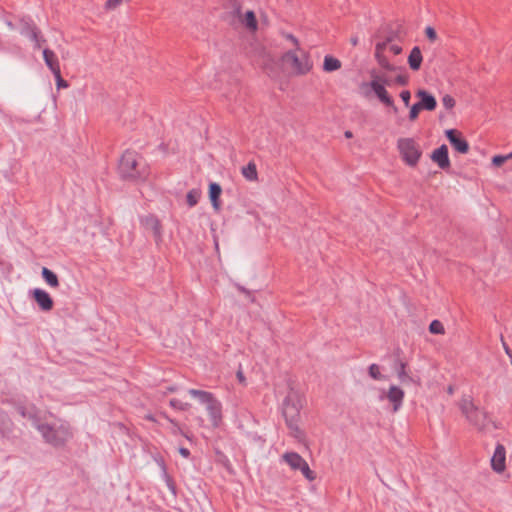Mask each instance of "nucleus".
<instances>
[{
  "mask_svg": "<svg viewBox=\"0 0 512 512\" xmlns=\"http://www.w3.org/2000/svg\"><path fill=\"white\" fill-rule=\"evenodd\" d=\"M242 175L249 181H256L258 178L257 168L255 163L249 162L242 168Z\"/></svg>",
  "mask_w": 512,
  "mask_h": 512,
  "instance_id": "nucleus-25",
  "label": "nucleus"
},
{
  "mask_svg": "<svg viewBox=\"0 0 512 512\" xmlns=\"http://www.w3.org/2000/svg\"><path fill=\"white\" fill-rule=\"evenodd\" d=\"M31 30L33 32H39L38 29L36 28V26L33 25L32 23H30L28 21H22L21 34H23L24 36H26L30 39V31Z\"/></svg>",
  "mask_w": 512,
  "mask_h": 512,
  "instance_id": "nucleus-30",
  "label": "nucleus"
},
{
  "mask_svg": "<svg viewBox=\"0 0 512 512\" xmlns=\"http://www.w3.org/2000/svg\"><path fill=\"white\" fill-rule=\"evenodd\" d=\"M302 407V395L297 390L290 388L282 403V414L291 435L298 440L302 439L303 436L298 425Z\"/></svg>",
  "mask_w": 512,
  "mask_h": 512,
  "instance_id": "nucleus-1",
  "label": "nucleus"
},
{
  "mask_svg": "<svg viewBox=\"0 0 512 512\" xmlns=\"http://www.w3.org/2000/svg\"><path fill=\"white\" fill-rule=\"evenodd\" d=\"M391 41H392V37H388L385 41L377 43L376 47H375V54H383L388 43H390Z\"/></svg>",
  "mask_w": 512,
  "mask_h": 512,
  "instance_id": "nucleus-36",
  "label": "nucleus"
},
{
  "mask_svg": "<svg viewBox=\"0 0 512 512\" xmlns=\"http://www.w3.org/2000/svg\"><path fill=\"white\" fill-rule=\"evenodd\" d=\"M389 50H390L393 54H395V55H399V54H401V52H402V47H401V46H399V45H391V46L389 47Z\"/></svg>",
  "mask_w": 512,
  "mask_h": 512,
  "instance_id": "nucleus-43",
  "label": "nucleus"
},
{
  "mask_svg": "<svg viewBox=\"0 0 512 512\" xmlns=\"http://www.w3.org/2000/svg\"><path fill=\"white\" fill-rule=\"evenodd\" d=\"M43 58L46 66L50 69L52 73L58 72L60 70L58 58L52 50L48 48L43 49Z\"/></svg>",
  "mask_w": 512,
  "mask_h": 512,
  "instance_id": "nucleus-18",
  "label": "nucleus"
},
{
  "mask_svg": "<svg viewBox=\"0 0 512 512\" xmlns=\"http://www.w3.org/2000/svg\"><path fill=\"white\" fill-rule=\"evenodd\" d=\"M205 407L209 414L212 425L217 427L222 419L221 403L215 397H213V399H211Z\"/></svg>",
  "mask_w": 512,
  "mask_h": 512,
  "instance_id": "nucleus-16",
  "label": "nucleus"
},
{
  "mask_svg": "<svg viewBox=\"0 0 512 512\" xmlns=\"http://www.w3.org/2000/svg\"><path fill=\"white\" fill-rule=\"evenodd\" d=\"M397 148L403 161L410 167H415L421 156L420 146L413 138H399L397 140Z\"/></svg>",
  "mask_w": 512,
  "mask_h": 512,
  "instance_id": "nucleus-6",
  "label": "nucleus"
},
{
  "mask_svg": "<svg viewBox=\"0 0 512 512\" xmlns=\"http://www.w3.org/2000/svg\"><path fill=\"white\" fill-rule=\"evenodd\" d=\"M459 408L466 420L479 431H483L490 423L488 413L474 404L471 396H463Z\"/></svg>",
  "mask_w": 512,
  "mask_h": 512,
  "instance_id": "nucleus-3",
  "label": "nucleus"
},
{
  "mask_svg": "<svg viewBox=\"0 0 512 512\" xmlns=\"http://www.w3.org/2000/svg\"><path fill=\"white\" fill-rule=\"evenodd\" d=\"M368 374L375 380H383L385 376L381 374L380 367L377 364H371L368 368Z\"/></svg>",
  "mask_w": 512,
  "mask_h": 512,
  "instance_id": "nucleus-28",
  "label": "nucleus"
},
{
  "mask_svg": "<svg viewBox=\"0 0 512 512\" xmlns=\"http://www.w3.org/2000/svg\"><path fill=\"white\" fill-rule=\"evenodd\" d=\"M188 393L195 399H197L201 404L207 405L211 399H213L214 395L210 392L197 390V389H189Z\"/></svg>",
  "mask_w": 512,
  "mask_h": 512,
  "instance_id": "nucleus-22",
  "label": "nucleus"
},
{
  "mask_svg": "<svg viewBox=\"0 0 512 512\" xmlns=\"http://www.w3.org/2000/svg\"><path fill=\"white\" fill-rule=\"evenodd\" d=\"M287 39L291 40L294 45H298V40L293 35L288 34Z\"/></svg>",
  "mask_w": 512,
  "mask_h": 512,
  "instance_id": "nucleus-48",
  "label": "nucleus"
},
{
  "mask_svg": "<svg viewBox=\"0 0 512 512\" xmlns=\"http://www.w3.org/2000/svg\"><path fill=\"white\" fill-rule=\"evenodd\" d=\"M450 144L459 153L466 154L469 151L468 142L461 137L460 132L455 129H449L445 132Z\"/></svg>",
  "mask_w": 512,
  "mask_h": 512,
  "instance_id": "nucleus-10",
  "label": "nucleus"
},
{
  "mask_svg": "<svg viewBox=\"0 0 512 512\" xmlns=\"http://www.w3.org/2000/svg\"><path fill=\"white\" fill-rule=\"evenodd\" d=\"M283 60L286 62V63H289L292 67V69L297 73V74H305L307 73L308 71H310L311 69V65L308 61V58L307 57H304L302 59H300L295 52L293 51H288L284 54L283 56Z\"/></svg>",
  "mask_w": 512,
  "mask_h": 512,
  "instance_id": "nucleus-8",
  "label": "nucleus"
},
{
  "mask_svg": "<svg viewBox=\"0 0 512 512\" xmlns=\"http://www.w3.org/2000/svg\"><path fill=\"white\" fill-rule=\"evenodd\" d=\"M422 60H423V57H422V53H421V50L418 46H415L409 56H408V64H409V67L413 70V71H418L421 67V63H422Z\"/></svg>",
  "mask_w": 512,
  "mask_h": 512,
  "instance_id": "nucleus-20",
  "label": "nucleus"
},
{
  "mask_svg": "<svg viewBox=\"0 0 512 512\" xmlns=\"http://www.w3.org/2000/svg\"><path fill=\"white\" fill-rule=\"evenodd\" d=\"M491 467L494 472L502 473L506 468V449L504 445L498 443L491 457Z\"/></svg>",
  "mask_w": 512,
  "mask_h": 512,
  "instance_id": "nucleus-9",
  "label": "nucleus"
},
{
  "mask_svg": "<svg viewBox=\"0 0 512 512\" xmlns=\"http://www.w3.org/2000/svg\"><path fill=\"white\" fill-rule=\"evenodd\" d=\"M341 68V61L337 58L326 55L324 57L323 70L325 72H333Z\"/></svg>",
  "mask_w": 512,
  "mask_h": 512,
  "instance_id": "nucleus-23",
  "label": "nucleus"
},
{
  "mask_svg": "<svg viewBox=\"0 0 512 512\" xmlns=\"http://www.w3.org/2000/svg\"><path fill=\"white\" fill-rule=\"evenodd\" d=\"M344 135L346 138H351L353 136L351 131H346Z\"/></svg>",
  "mask_w": 512,
  "mask_h": 512,
  "instance_id": "nucleus-50",
  "label": "nucleus"
},
{
  "mask_svg": "<svg viewBox=\"0 0 512 512\" xmlns=\"http://www.w3.org/2000/svg\"><path fill=\"white\" fill-rule=\"evenodd\" d=\"M400 98L401 100L403 101L404 105L406 107H409L410 105V99H411V93L410 91L408 90H403L401 93H400Z\"/></svg>",
  "mask_w": 512,
  "mask_h": 512,
  "instance_id": "nucleus-41",
  "label": "nucleus"
},
{
  "mask_svg": "<svg viewBox=\"0 0 512 512\" xmlns=\"http://www.w3.org/2000/svg\"><path fill=\"white\" fill-rule=\"evenodd\" d=\"M170 405L175 408V409H179V410H182V411H185V410H188L189 407H190V404L189 403H184L178 399H171L170 400Z\"/></svg>",
  "mask_w": 512,
  "mask_h": 512,
  "instance_id": "nucleus-34",
  "label": "nucleus"
},
{
  "mask_svg": "<svg viewBox=\"0 0 512 512\" xmlns=\"http://www.w3.org/2000/svg\"><path fill=\"white\" fill-rule=\"evenodd\" d=\"M447 392H448V394H450V395H451V394H453V393H454V387H453V386H451V385H450V386H448V388H447Z\"/></svg>",
  "mask_w": 512,
  "mask_h": 512,
  "instance_id": "nucleus-49",
  "label": "nucleus"
},
{
  "mask_svg": "<svg viewBox=\"0 0 512 512\" xmlns=\"http://www.w3.org/2000/svg\"><path fill=\"white\" fill-rule=\"evenodd\" d=\"M123 0H107L105 3V9L114 10L122 4Z\"/></svg>",
  "mask_w": 512,
  "mask_h": 512,
  "instance_id": "nucleus-38",
  "label": "nucleus"
},
{
  "mask_svg": "<svg viewBox=\"0 0 512 512\" xmlns=\"http://www.w3.org/2000/svg\"><path fill=\"white\" fill-rule=\"evenodd\" d=\"M53 75L55 77L56 85H57L58 89H60V88H67L68 87L67 81L64 80L62 78V76H61V70H59L58 72H54Z\"/></svg>",
  "mask_w": 512,
  "mask_h": 512,
  "instance_id": "nucleus-35",
  "label": "nucleus"
},
{
  "mask_svg": "<svg viewBox=\"0 0 512 512\" xmlns=\"http://www.w3.org/2000/svg\"><path fill=\"white\" fill-rule=\"evenodd\" d=\"M431 160L435 162L439 168L446 170L450 167V160L448 156V148L445 144L435 149L431 156Z\"/></svg>",
  "mask_w": 512,
  "mask_h": 512,
  "instance_id": "nucleus-12",
  "label": "nucleus"
},
{
  "mask_svg": "<svg viewBox=\"0 0 512 512\" xmlns=\"http://www.w3.org/2000/svg\"><path fill=\"white\" fill-rule=\"evenodd\" d=\"M200 195H201V193L199 190H197V189L190 190L186 196L187 204L190 207L195 206L199 201Z\"/></svg>",
  "mask_w": 512,
  "mask_h": 512,
  "instance_id": "nucleus-26",
  "label": "nucleus"
},
{
  "mask_svg": "<svg viewBox=\"0 0 512 512\" xmlns=\"http://www.w3.org/2000/svg\"><path fill=\"white\" fill-rule=\"evenodd\" d=\"M404 395V391L400 387L396 385H391L389 387L388 391L386 392V398L390 403H392L393 412H397L401 408Z\"/></svg>",
  "mask_w": 512,
  "mask_h": 512,
  "instance_id": "nucleus-15",
  "label": "nucleus"
},
{
  "mask_svg": "<svg viewBox=\"0 0 512 512\" xmlns=\"http://www.w3.org/2000/svg\"><path fill=\"white\" fill-rule=\"evenodd\" d=\"M31 293L41 310L50 311L53 308V300L45 290L35 288Z\"/></svg>",
  "mask_w": 512,
  "mask_h": 512,
  "instance_id": "nucleus-14",
  "label": "nucleus"
},
{
  "mask_svg": "<svg viewBox=\"0 0 512 512\" xmlns=\"http://www.w3.org/2000/svg\"><path fill=\"white\" fill-rule=\"evenodd\" d=\"M507 157H508V160H509V159H512V152H511V153H509V154H507Z\"/></svg>",
  "mask_w": 512,
  "mask_h": 512,
  "instance_id": "nucleus-53",
  "label": "nucleus"
},
{
  "mask_svg": "<svg viewBox=\"0 0 512 512\" xmlns=\"http://www.w3.org/2000/svg\"><path fill=\"white\" fill-rule=\"evenodd\" d=\"M33 426L40 432L44 441L55 448L63 447L73 437L67 423L47 424L34 419Z\"/></svg>",
  "mask_w": 512,
  "mask_h": 512,
  "instance_id": "nucleus-2",
  "label": "nucleus"
},
{
  "mask_svg": "<svg viewBox=\"0 0 512 512\" xmlns=\"http://www.w3.org/2000/svg\"><path fill=\"white\" fill-rule=\"evenodd\" d=\"M507 160V155H496L492 158V164L498 167L501 166Z\"/></svg>",
  "mask_w": 512,
  "mask_h": 512,
  "instance_id": "nucleus-40",
  "label": "nucleus"
},
{
  "mask_svg": "<svg viewBox=\"0 0 512 512\" xmlns=\"http://www.w3.org/2000/svg\"><path fill=\"white\" fill-rule=\"evenodd\" d=\"M409 77L407 75L400 74L395 77L394 84H397L399 86H405L408 84Z\"/></svg>",
  "mask_w": 512,
  "mask_h": 512,
  "instance_id": "nucleus-39",
  "label": "nucleus"
},
{
  "mask_svg": "<svg viewBox=\"0 0 512 512\" xmlns=\"http://www.w3.org/2000/svg\"><path fill=\"white\" fill-rule=\"evenodd\" d=\"M141 224L146 230L153 233L156 243H159L162 239V229L160 221L153 215H147L141 218Z\"/></svg>",
  "mask_w": 512,
  "mask_h": 512,
  "instance_id": "nucleus-11",
  "label": "nucleus"
},
{
  "mask_svg": "<svg viewBox=\"0 0 512 512\" xmlns=\"http://www.w3.org/2000/svg\"><path fill=\"white\" fill-rule=\"evenodd\" d=\"M425 34H426L427 38L431 41H435L437 39V34H436L435 29L430 26L426 27Z\"/></svg>",
  "mask_w": 512,
  "mask_h": 512,
  "instance_id": "nucleus-42",
  "label": "nucleus"
},
{
  "mask_svg": "<svg viewBox=\"0 0 512 512\" xmlns=\"http://www.w3.org/2000/svg\"><path fill=\"white\" fill-rule=\"evenodd\" d=\"M239 289H240L242 292L247 293V291H246L244 288L240 287Z\"/></svg>",
  "mask_w": 512,
  "mask_h": 512,
  "instance_id": "nucleus-55",
  "label": "nucleus"
},
{
  "mask_svg": "<svg viewBox=\"0 0 512 512\" xmlns=\"http://www.w3.org/2000/svg\"><path fill=\"white\" fill-rule=\"evenodd\" d=\"M442 104L446 109L450 110L455 106V100L452 96L446 94L442 98Z\"/></svg>",
  "mask_w": 512,
  "mask_h": 512,
  "instance_id": "nucleus-37",
  "label": "nucleus"
},
{
  "mask_svg": "<svg viewBox=\"0 0 512 512\" xmlns=\"http://www.w3.org/2000/svg\"><path fill=\"white\" fill-rule=\"evenodd\" d=\"M421 110H424L421 105L417 102L414 105L411 106L410 112H409V120L415 121L418 118L419 112Z\"/></svg>",
  "mask_w": 512,
  "mask_h": 512,
  "instance_id": "nucleus-33",
  "label": "nucleus"
},
{
  "mask_svg": "<svg viewBox=\"0 0 512 512\" xmlns=\"http://www.w3.org/2000/svg\"><path fill=\"white\" fill-rule=\"evenodd\" d=\"M221 193H222V188H221V186L218 183H215V182L210 183V185H209V198H210V201H211V204H212L213 208L216 211L220 210L219 197H220Z\"/></svg>",
  "mask_w": 512,
  "mask_h": 512,
  "instance_id": "nucleus-19",
  "label": "nucleus"
},
{
  "mask_svg": "<svg viewBox=\"0 0 512 512\" xmlns=\"http://www.w3.org/2000/svg\"><path fill=\"white\" fill-rule=\"evenodd\" d=\"M6 421V415L0 411V427L5 424Z\"/></svg>",
  "mask_w": 512,
  "mask_h": 512,
  "instance_id": "nucleus-47",
  "label": "nucleus"
},
{
  "mask_svg": "<svg viewBox=\"0 0 512 512\" xmlns=\"http://www.w3.org/2000/svg\"><path fill=\"white\" fill-rule=\"evenodd\" d=\"M352 43H353L354 45H356V44H357V39H352Z\"/></svg>",
  "mask_w": 512,
  "mask_h": 512,
  "instance_id": "nucleus-54",
  "label": "nucleus"
},
{
  "mask_svg": "<svg viewBox=\"0 0 512 512\" xmlns=\"http://www.w3.org/2000/svg\"><path fill=\"white\" fill-rule=\"evenodd\" d=\"M233 12L234 14L241 19V22L249 29L256 30L257 29V20L253 11H247L242 18L241 16V5L234 1L233 3Z\"/></svg>",
  "mask_w": 512,
  "mask_h": 512,
  "instance_id": "nucleus-13",
  "label": "nucleus"
},
{
  "mask_svg": "<svg viewBox=\"0 0 512 512\" xmlns=\"http://www.w3.org/2000/svg\"><path fill=\"white\" fill-rule=\"evenodd\" d=\"M30 40L34 42V48L39 49L42 47V44L46 42V40L39 36V32L30 31Z\"/></svg>",
  "mask_w": 512,
  "mask_h": 512,
  "instance_id": "nucleus-31",
  "label": "nucleus"
},
{
  "mask_svg": "<svg viewBox=\"0 0 512 512\" xmlns=\"http://www.w3.org/2000/svg\"><path fill=\"white\" fill-rule=\"evenodd\" d=\"M502 345H503V348H504V351L505 353L509 356L510 358V362L512 364V351L510 350V348L508 347V345L504 342V340L502 339Z\"/></svg>",
  "mask_w": 512,
  "mask_h": 512,
  "instance_id": "nucleus-44",
  "label": "nucleus"
},
{
  "mask_svg": "<svg viewBox=\"0 0 512 512\" xmlns=\"http://www.w3.org/2000/svg\"><path fill=\"white\" fill-rule=\"evenodd\" d=\"M396 373H397L398 379L404 385H407L409 383L419 384V379H415L414 377L410 376L407 373L406 363H404L402 361L399 362L398 367L396 368Z\"/></svg>",
  "mask_w": 512,
  "mask_h": 512,
  "instance_id": "nucleus-21",
  "label": "nucleus"
},
{
  "mask_svg": "<svg viewBox=\"0 0 512 512\" xmlns=\"http://www.w3.org/2000/svg\"><path fill=\"white\" fill-rule=\"evenodd\" d=\"M41 275H42L43 279L45 280V282L49 286H51L53 288H56L59 286V280H58L57 275L50 269L43 267L42 271H41Z\"/></svg>",
  "mask_w": 512,
  "mask_h": 512,
  "instance_id": "nucleus-24",
  "label": "nucleus"
},
{
  "mask_svg": "<svg viewBox=\"0 0 512 512\" xmlns=\"http://www.w3.org/2000/svg\"><path fill=\"white\" fill-rule=\"evenodd\" d=\"M429 331L432 334H443L444 333V326L443 324L438 320H433L429 325Z\"/></svg>",
  "mask_w": 512,
  "mask_h": 512,
  "instance_id": "nucleus-32",
  "label": "nucleus"
},
{
  "mask_svg": "<svg viewBox=\"0 0 512 512\" xmlns=\"http://www.w3.org/2000/svg\"><path fill=\"white\" fill-rule=\"evenodd\" d=\"M371 78H374L375 80H380L383 83V86L386 88L387 86H391L394 84V80L386 76L385 74H380L375 71H371L370 73Z\"/></svg>",
  "mask_w": 512,
  "mask_h": 512,
  "instance_id": "nucleus-27",
  "label": "nucleus"
},
{
  "mask_svg": "<svg viewBox=\"0 0 512 512\" xmlns=\"http://www.w3.org/2000/svg\"><path fill=\"white\" fill-rule=\"evenodd\" d=\"M360 89L365 97H370L371 93L373 92L382 104L392 108L395 113L398 111L394 104L393 98L390 96L387 89L383 86V83L380 80L371 78L369 82H363L360 85Z\"/></svg>",
  "mask_w": 512,
  "mask_h": 512,
  "instance_id": "nucleus-5",
  "label": "nucleus"
},
{
  "mask_svg": "<svg viewBox=\"0 0 512 512\" xmlns=\"http://www.w3.org/2000/svg\"><path fill=\"white\" fill-rule=\"evenodd\" d=\"M375 57L379 63V65L388 70V71H395L396 67L391 65L388 61V59L383 54H375Z\"/></svg>",
  "mask_w": 512,
  "mask_h": 512,
  "instance_id": "nucleus-29",
  "label": "nucleus"
},
{
  "mask_svg": "<svg viewBox=\"0 0 512 512\" xmlns=\"http://www.w3.org/2000/svg\"><path fill=\"white\" fill-rule=\"evenodd\" d=\"M282 458L291 467V469L300 470L307 480L313 481L315 479L314 472L309 468L308 463L298 453L287 452L282 456Z\"/></svg>",
  "mask_w": 512,
  "mask_h": 512,
  "instance_id": "nucleus-7",
  "label": "nucleus"
},
{
  "mask_svg": "<svg viewBox=\"0 0 512 512\" xmlns=\"http://www.w3.org/2000/svg\"><path fill=\"white\" fill-rule=\"evenodd\" d=\"M237 378H238V380H239L241 383H244V382H245V377H244V374H243V372H242L241 370H239V371L237 372Z\"/></svg>",
  "mask_w": 512,
  "mask_h": 512,
  "instance_id": "nucleus-46",
  "label": "nucleus"
},
{
  "mask_svg": "<svg viewBox=\"0 0 512 512\" xmlns=\"http://www.w3.org/2000/svg\"><path fill=\"white\" fill-rule=\"evenodd\" d=\"M167 390H168V392H174V391H175V388L171 386V387H169Z\"/></svg>",
  "mask_w": 512,
  "mask_h": 512,
  "instance_id": "nucleus-52",
  "label": "nucleus"
},
{
  "mask_svg": "<svg viewBox=\"0 0 512 512\" xmlns=\"http://www.w3.org/2000/svg\"><path fill=\"white\" fill-rule=\"evenodd\" d=\"M416 96L420 98L418 102L424 110L433 111L437 106L435 97L426 90L420 89L416 92Z\"/></svg>",
  "mask_w": 512,
  "mask_h": 512,
  "instance_id": "nucleus-17",
  "label": "nucleus"
},
{
  "mask_svg": "<svg viewBox=\"0 0 512 512\" xmlns=\"http://www.w3.org/2000/svg\"><path fill=\"white\" fill-rule=\"evenodd\" d=\"M179 453L184 457V458H188L189 455H190V451L185 448V447H180L179 448Z\"/></svg>",
  "mask_w": 512,
  "mask_h": 512,
  "instance_id": "nucleus-45",
  "label": "nucleus"
},
{
  "mask_svg": "<svg viewBox=\"0 0 512 512\" xmlns=\"http://www.w3.org/2000/svg\"><path fill=\"white\" fill-rule=\"evenodd\" d=\"M7 26L10 28V29H13L14 28V25L12 24L11 21H7L6 22Z\"/></svg>",
  "mask_w": 512,
  "mask_h": 512,
  "instance_id": "nucleus-51",
  "label": "nucleus"
},
{
  "mask_svg": "<svg viewBox=\"0 0 512 512\" xmlns=\"http://www.w3.org/2000/svg\"><path fill=\"white\" fill-rule=\"evenodd\" d=\"M120 175L125 179H143L146 177L144 169L140 168L138 154L127 150L119 163Z\"/></svg>",
  "mask_w": 512,
  "mask_h": 512,
  "instance_id": "nucleus-4",
  "label": "nucleus"
}]
</instances>
